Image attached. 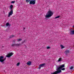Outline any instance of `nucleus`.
<instances>
[{"label":"nucleus","instance_id":"1","mask_svg":"<svg viewBox=\"0 0 74 74\" xmlns=\"http://www.w3.org/2000/svg\"><path fill=\"white\" fill-rule=\"evenodd\" d=\"M53 15V13L52 12L51 10L49 11L47 14L46 16H45V17L46 18H49L51 17V16Z\"/></svg>","mask_w":74,"mask_h":74},{"label":"nucleus","instance_id":"2","mask_svg":"<svg viewBox=\"0 0 74 74\" xmlns=\"http://www.w3.org/2000/svg\"><path fill=\"white\" fill-rule=\"evenodd\" d=\"M10 8L11 11L9 13L8 17H10V15H12V14H13V5H10Z\"/></svg>","mask_w":74,"mask_h":74},{"label":"nucleus","instance_id":"3","mask_svg":"<svg viewBox=\"0 0 74 74\" xmlns=\"http://www.w3.org/2000/svg\"><path fill=\"white\" fill-rule=\"evenodd\" d=\"M4 58V56H0V62H1L2 63V64H4V61L5 60V59H6V58Z\"/></svg>","mask_w":74,"mask_h":74},{"label":"nucleus","instance_id":"4","mask_svg":"<svg viewBox=\"0 0 74 74\" xmlns=\"http://www.w3.org/2000/svg\"><path fill=\"white\" fill-rule=\"evenodd\" d=\"M30 1L29 4L34 5L36 4V0H31Z\"/></svg>","mask_w":74,"mask_h":74},{"label":"nucleus","instance_id":"5","mask_svg":"<svg viewBox=\"0 0 74 74\" xmlns=\"http://www.w3.org/2000/svg\"><path fill=\"white\" fill-rule=\"evenodd\" d=\"M13 55V53H10L8 54V56H6L7 58H10L11 57L12 55Z\"/></svg>","mask_w":74,"mask_h":74},{"label":"nucleus","instance_id":"6","mask_svg":"<svg viewBox=\"0 0 74 74\" xmlns=\"http://www.w3.org/2000/svg\"><path fill=\"white\" fill-rule=\"evenodd\" d=\"M45 65V63L40 64L39 65V68H38V69H41V67H44V66Z\"/></svg>","mask_w":74,"mask_h":74},{"label":"nucleus","instance_id":"7","mask_svg":"<svg viewBox=\"0 0 74 74\" xmlns=\"http://www.w3.org/2000/svg\"><path fill=\"white\" fill-rule=\"evenodd\" d=\"M19 45L18 44H12V46L13 47H15V46H19Z\"/></svg>","mask_w":74,"mask_h":74},{"label":"nucleus","instance_id":"8","mask_svg":"<svg viewBox=\"0 0 74 74\" xmlns=\"http://www.w3.org/2000/svg\"><path fill=\"white\" fill-rule=\"evenodd\" d=\"M70 52V51L69 50H66L64 52L65 54H66V55H67L68 53H69Z\"/></svg>","mask_w":74,"mask_h":74},{"label":"nucleus","instance_id":"9","mask_svg":"<svg viewBox=\"0 0 74 74\" xmlns=\"http://www.w3.org/2000/svg\"><path fill=\"white\" fill-rule=\"evenodd\" d=\"M31 64L32 62L30 61H28V62H27V64L28 66H30V65H31Z\"/></svg>","mask_w":74,"mask_h":74},{"label":"nucleus","instance_id":"10","mask_svg":"<svg viewBox=\"0 0 74 74\" xmlns=\"http://www.w3.org/2000/svg\"><path fill=\"white\" fill-rule=\"evenodd\" d=\"M5 26H9V27H10L11 24L9 23H7L6 24Z\"/></svg>","mask_w":74,"mask_h":74},{"label":"nucleus","instance_id":"11","mask_svg":"<svg viewBox=\"0 0 74 74\" xmlns=\"http://www.w3.org/2000/svg\"><path fill=\"white\" fill-rule=\"evenodd\" d=\"M70 34H74V31L73 30H71L70 32Z\"/></svg>","mask_w":74,"mask_h":74},{"label":"nucleus","instance_id":"12","mask_svg":"<svg viewBox=\"0 0 74 74\" xmlns=\"http://www.w3.org/2000/svg\"><path fill=\"white\" fill-rule=\"evenodd\" d=\"M62 59L61 58H59L58 60V62H60V61H62Z\"/></svg>","mask_w":74,"mask_h":74},{"label":"nucleus","instance_id":"13","mask_svg":"<svg viewBox=\"0 0 74 74\" xmlns=\"http://www.w3.org/2000/svg\"><path fill=\"white\" fill-rule=\"evenodd\" d=\"M15 37V35H11L10 36V38H12L13 37Z\"/></svg>","mask_w":74,"mask_h":74},{"label":"nucleus","instance_id":"14","mask_svg":"<svg viewBox=\"0 0 74 74\" xmlns=\"http://www.w3.org/2000/svg\"><path fill=\"white\" fill-rule=\"evenodd\" d=\"M25 1L26 3H29L30 1V0H26Z\"/></svg>","mask_w":74,"mask_h":74},{"label":"nucleus","instance_id":"15","mask_svg":"<svg viewBox=\"0 0 74 74\" xmlns=\"http://www.w3.org/2000/svg\"><path fill=\"white\" fill-rule=\"evenodd\" d=\"M60 46L61 47V48L63 49V48H64V47L63 46V45H60Z\"/></svg>","mask_w":74,"mask_h":74},{"label":"nucleus","instance_id":"16","mask_svg":"<svg viewBox=\"0 0 74 74\" xmlns=\"http://www.w3.org/2000/svg\"><path fill=\"white\" fill-rule=\"evenodd\" d=\"M18 41H22V39H17Z\"/></svg>","mask_w":74,"mask_h":74},{"label":"nucleus","instance_id":"17","mask_svg":"<svg viewBox=\"0 0 74 74\" xmlns=\"http://www.w3.org/2000/svg\"><path fill=\"white\" fill-rule=\"evenodd\" d=\"M74 69V67H73V66H71L70 68V70H72V69Z\"/></svg>","mask_w":74,"mask_h":74},{"label":"nucleus","instance_id":"18","mask_svg":"<svg viewBox=\"0 0 74 74\" xmlns=\"http://www.w3.org/2000/svg\"><path fill=\"white\" fill-rule=\"evenodd\" d=\"M15 3V1H12L11 2V3L12 4H14V3Z\"/></svg>","mask_w":74,"mask_h":74},{"label":"nucleus","instance_id":"19","mask_svg":"<svg viewBox=\"0 0 74 74\" xmlns=\"http://www.w3.org/2000/svg\"><path fill=\"white\" fill-rule=\"evenodd\" d=\"M59 17H60V16H57L55 18V19H56L57 18H59Z\"/></svg>","mask_w":74,"mask_h":74},{"label":"nucleus","instance_id":"20","mask_svg":"<svg viewBox=\"0 0 74 74\" xmlns=\"http://www.w3.org/2000/svg\"><path fill=\"white\" fill-rule=\"evenodd\" d=\"M20 64V63L18 62V63L17 64V65H16L17 66H19V64Z\"/></svg>","mask_w":74,"mask_h":74},{"label":"nucleus","instance_id":"21","mask_svg":"<svg viewBox=\"0 0 74 74\" xmlns=\"http://www.w3.org/2000/svg\"><path fill=\"white\" fill-rule=\"evenodd\" d=\"M47 49H50V47H47Z\"/></svg>","mask_w":74,"mask_h":74},{"label":"nucleus","instance_id":"22","mask_svg":"<svg viewBox=\"0 0 74 74\" xmlns=\"http://www.w3.org/2000/svg\"><path fill=\"white\" fill-rule=\"evenodd\" d=\"M16 40H13V42H15Z\"/></svg>","mask_w":74,"mask_h":74},{"label":"nucleus","instance_id":"23","mask_svg":"<svg viewBox=\"0 0 74 74\" xmlns=\"http://www.w3.org/2000/svg\"><path fill=\"white\" fill-rule=\"evenodd\" d=\"M23 29H25V28L23 27Z\"/></svg>","mask_w":74,"mask_h":74}]
</instances>
